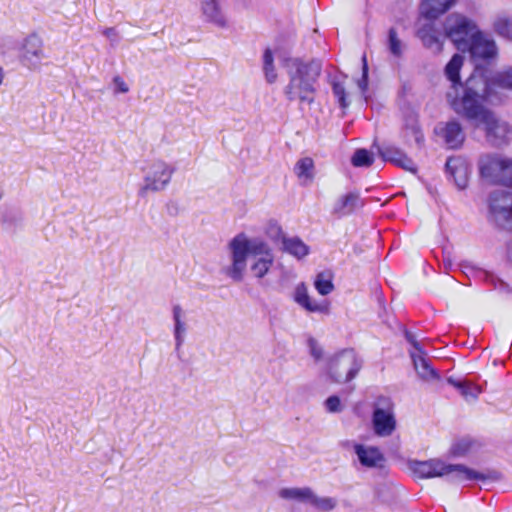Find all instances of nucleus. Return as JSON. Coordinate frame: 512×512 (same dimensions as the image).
Instances as JSON below:
<instances>
[{
  "label": "nucleus",
  "instance_id": "obj_1",
  "mask_svg": "<svg viewBox=\"0 0 512 512\" xmlns=\"http://www.w3.org/2000/svg\"><path fill=\"white\" fill-rule=\"evenodd\" d=\"M228 250L231 263L226 268V275L236 282L243 280L248 260L250 273L257 280L266 277L275 263L274 251L269 243L244 232L230 240Z\"/></svg>",
  "mask_w": 512,
  "mask_h": 512
},
{
  "label": "nucleus",
  "instance_id": "obj_2",
  "mask_svg": "<svg viewBox=\"0 0 512 512\" xmlns=\"http://www.w3.org/2000/svg\"><path fill=\"white\" fill-rule=\"evenodd\" d=\"M464 57L455 54L447 63L444 74L450 82L446 91V101L450 108L459 114L464 109L476 103L479 99L494 97V88L487 83V76L482 71H475L464 83L460 80V70Z\"/></svg>",
  "mask_w": 512,
  "mask_h": 512
},
{
  "label": "nucleus",
  "instance_id": "obj_3",
  "mask_svg": "<svg viewBox=\"0 0 512 512\" xmlns=\"http://www.w3.org/2000/svg\"><path fill=\"white\" fill-rule=\"evenodd\" d=\"M289 82L284 88V94L290 101L301 104L314 102L316 85L321 74V64L318 61H304L300 58H288L284 62Z\"/></svg>",
  "mask_w": 512,
  "mask_h": 512
},
{
  "label": "nucleus",
  "instance_id": "obj_4",
  "mask_svg": "<svg viewBox=\"0 0 512 512\" xmlns=\"http://www.w3.org/2000/svg\"><path fill=\"white\" fill-rule=\"evenodd\" d=\"M409 469L412 474L420 479L444 478L449 482L461 483L471 480L498 481L502 475L498 471L478 472L463 464L447 463L440 458L426 461H411Z\"/></svg>",
  "mask_w": 512,
  "mask_h": 512
},
{
  "label": "nucleus",
  "instance_id": "obj_5",
  "mask_svg": "<svg viewBox=\"0 0 512 512\" xmlns=\"http://www.w3.org/2000/svg\"><path fill=\"white\" fill-rule=\"evenodd\" d=\"M484 103L486 102L483 99H479L458 115L473 121L476 126H483L486 139L492 145L499 146L509 142L512 139V127L506 121L497 118Z\"/></svg>",
  "mask_w": 512,
  "mask_h": 512
},
{
  "label": "nucleus",
  "instance_id": "obj_6",
  "mask_svg": "<svg viewBox=\"0 0 512 512\" xmlns=\"http://www.w3.org/2000/svg\"><path fill=\"white\" fill-rule=\"evenodd\" d=\"M176 169L172 163L161 158L149 160L142 168L143 180L140 187L142 195L159 193L168 188Z\"/></svg>",
  "mask_w": 512,
  "mask_h": 512
},
{
  "label": "nucleus",
  "instance_id": "obj_7",
  "mask_svg": "<svg viewBox=\"0 0 512 512\" xmlns=\"http://www.w3.org/2000/svg\"><path fill=\"white\" fill-rule=\"evenodd\" d=\"M361 365L353 349H343L328 357L325 369L332 382L346 383L356 377Z\"/></svg>",
  "mask_w": 512,
  "mask_h": 512
},
{
  "label": "nucleus",
  "instance_id": "obj_8",
  "mask_svg": "<svg viewBox=\"0 0 512 512\" xmlns=\"http://www.w3.org/2000/svg\"><path fill=\"white\" fill-rule=\"evenodd\" d=\"M479 169L487 181L512 186V159L501 155H483L479 159Z\"/></svg>",
  "mask_w": 512,
  "mask_h": 512
},
{
  "label": "nucleus",
  "instance_id": "obj_9",
  "mask_svg": "<svg viewBox=\"0 0 512 512\" xmlns=\"http://www.w3.org/2000/svg\"><path fill=\"white\" fill-rule=\"evenodd\" d=\"M445 33L458 49H466L468 43L479 29L475 22L461 14H451L446 18Z\"/></svg>",
  "mask_w": 512,
  "mask_h": 512
},
{
  "label": "nucleus",
  "instance_id": "obj_10",
  "mask_svg": "<svg viewBox=\"0 0 512 512\" xmlns=\"http://www.w3.org/2000/svg\"><path fill=\"white\" fill-rule=\"evenodd\" d=\"M47 58L44 43L37 34H30L21 44L20 61L30 71H40L42 62Z\"/></svg>",
  "mask_w": 512,
  "mask_h": 512
},
{
  "label": "nucleus",
  "instance_id": "obj_11",
  "mask_svg": "<svg viewBox=\"0 0 512 512\" xmlns=\"http://www.w3.org/2000/svg\"><path fill=\"white\" fill-rule=\"evenodd\" d=\"M198 11L204 24L220 30H227L231 26L221 0H199Z\"/></svg>",
  "mask_w": 512,
  "mask_h": 512
},
{
  "label": "nucleus",
  "instance_id": "obj_12",
  "mask_svg": "<svg viewBox=\"0 0 512 512\" xmlns=\"http://www.w3.org/2000/svg\"><path fill=\"white\" fill-rule=\"evenodd\" d=\"M490 213L502 226H512V195L504 190L495 191L489 200Z\"/></svg>",
  "mask_w": 512,
  "mask_h": 512
},
{
  "label": "nucleus",
  "instance_id": "obj_13",
  "mask_svg": "<svg viewBox=\"0 0 512 512\" xmlns=\"http://www.w3.org/2000/svg\"><path fill=\"white\" fill-rule=\"evenodd\" d=\"M406 338L412 345L409 351L414 369L418 376L423 381H432L438 378L434 368L431 367L430 360L427 358L426 352L421 347L420 343L410 334L406 333Z\"/></svg>",
  "mask_w": 512,
  "mask_h": 512
},
{
  "label": "nucleus",
  "instance_id": "obj_14",
  "mask_svg": "<svg viewBox=\"0 0 512 512\" xmlns=\"http://www.w3.org/2000/svg\"><path fill=\"white\" fill-rule=\"evenodd\" d=\"M466 48H468L471 57L475 60L494 59L498 54L495 41L480 30L474 34V37L468 43Z\"/></svg>",
  "mask_w": 512,
  "mask_h": 512
},
{
  "label": "nucleus",
  "instance_id": "obj_15",
  "mask_svg": "<svg viewBox=\"0 0 512 512\" xmlns=\"http://www.w3.org/2000/svg\"><path fill=\"white\" fill-rule=\"evenodd\" d=\"M293 300L304 310L310 313H329L330 304L328 301H316L309 292L304 283H299L293 292Z\"/></svg>",
  "mask_w": 512,
  "mask_h": 512
},
{
  "label": "nucleus",
  "instance_id": "obj_16",
  "mask_svg": "<svg viewBox=\"0 0 512 512\" xmlns=\"http://www.w3.org/2000/svg\"><path fill=\"white\" fill-rule=\"evenodd\" d=\"M487 83L494 88L495 96L491 97V99H483V101L491 104L501 102V90L507 89L512 91V67L498 72L491 77L487 76Z\"/></svg>",
  "mask_w": 512,
  "mask_h": 512
},
{
  "label": "nucleus",
  "instance_id": "obj_17",
  "mask_svg": "<svg viewBox=\"0 0 512 512\" xmlns=\"http://www.w3.org/2000/svg\"><path fill=\"white\" fill-rule=\"evenodd\" d=\"M378 153L383 160L389 161L396 166L411 173L416 172V165L404 152L394 146L378 147Z\"/></svg>",
  "mask_w": 512,
  "mask_h": 512
},
{
  "label": "nucleus",
  "instance_id": "obj_18",
  "mask_svg": "<svg viewBox=\"0 0 512 512\" xmlns=\"http://www.w3.org/2000/svg\"><path fill=\"white\" fill-rule=\"evenodd\" d=\"M353 449L360 464L367 468L381 466L384 458L378 448L363 444L354 443Z\"/></svg>",
  "mask_w": 512,
  "mask_h": 512
},
{
  "label": "nucleus",
  "instance_id": "obj_19",
  "mask_svg": "<svg viewBox=\"0 0 512 512\" xmlns=\"http://www.w3.org/2000/svg\"><path fill=\"white\" fill-rule=\"evenodd\" d=\"M373 426L378 436H388L395 429L393 413L387 409L377 408L373 414Z\"/></svg>",
  "mask_w": 512,
  "mask_h": 512
},
{
  "label": "nucleus",
  "instance_id": "obj_20",
  "mask_svg": "<svg viewBox=\"0 0 512 512\" xmlns=\"http://www.w3.org/2000/svg\"><path fill=\"white\" fill-rule=\"evenodd\" d=\"M455 2L456 0H422L421 15L427 19H436L447 12Z\"/></svg>",
  "mask_w": 512,
  "mask_h": 512
},
{
  "label": "nucleus",
  "instance_id": "obj_21",
  "mask_svg": "<svg viewBox=\"0 0 512 512\" xmlns=\"http://www.w3.org/2000/svg\"><path fill=\"white\" fill-rule=\"evenodd\" d=\"M314 490L310 487H285L278 491V496L287 501L311 505Z\"/></svg>",
  "mask_w": 512,
  "mask_h": 512
},
{
  "label": "nucleus",
  "instance_id": "obj_22",
  "mask_svg": "<svg viewBox=\"0 0 512 512\" xmlns=\"http://www.w3.org/2000/svg\"><path fill=\"white\" fill-rule=\"evenodd\" d=\"M360 203L359 194L350 192L340 196L333 204L332 212L338 216L351 214Z\"/></svg>",
  "mask_w": 512,
  "mask_h": 512
},
{
  "label": "nucleus",
  "instance_id": "obj_23",
  "mask_svg": "<svg viewBox=\"0 0 512 512\" xmlns=\"http://www.w3.org/2000/svg\"><path fill=\"white\" fill-rule=\"evenodd\" d=\"M446 167L452 174L457 187L459 189H465L469 182V167L463 161L453 159L447 161Z\"/></svg>",
  "mask_w": 512,
  "mask_h": 512
},
{
  "label": "nucleus",
  "instance_id": "obj_24",
  "mask_svg": "<svg viewBox=\"0 0 512 512\" xmlns=\"http://www.w3.org/2000/svg\"><path fill=\"white\" fill-rule=\"evenodd\" d=\"M261 69L264 79L268 84H274L279 78L278 69L275 64V55L272 49L266 48L261 56Z\"/></svg>",
  "mask_w": 512,
  "mask_h": 512
},
{
  "label": "nucleus",
  "instance_id": "obj_25",
  "mask_svg": "<svg viewBox=\"0 0 512 512\" xmlns=\"http://www.w3.org/2000/svg\"><path fill=\"white\" fill-rule=\"evenodd\" d=\"M282 251L301 260L310 253V247L299 237L283 238Z\"/></svg>",
  "mask_w": 512,
  "mask_h": 512
},
{
  "label": "nucleus",
  "instance_id": "obj_26",
  "mask_svg": "<svg viewBox=\"0 0 512 512\" xmlns=\"http://www.w3.org/2000/svg\"><path fill=\"white\" fill-rule=\"evenodd\" d=\"M442 135L450 148H458L464 141L462 127L457 121H450L442 128Z\"/></svg>",
  "mask_w": 512,
  "mask_h": 512
},
{
  "label": "nucleus",
  "instance_id": "obj_27",
  "mask_svg": "<svg viewBox=\"0 0 512 512\" xmlns=\"http://www.w3.org/2000/svg\"><path fill=\"white\" fill-rule=\"evenodd\" d=\"M295 174L301 185H309L315 177L314 162L311 158L305 157L300 159L294 168Z\"/></svg>",
  "mask_w": 512,
  "mask_h": 512
},
{
  "label": "nucleus",
  "instance_id": "obj_28",
  "mask_svg": "<svg viewBox=\"0 0 512 512\" xmlns=\"http://www.w3.org/2000/svg\"><path fill=\"white\" fill-rule=\"evenodd\" d=\"M418 37L421 39L425 47L432 49L435 52L442 50V43L435 34L432 23H425L417 31Z\"/></svg>",
  "mask_w": 512,
  "mask_h": 512
},
{
  "label": "nucleus",
  "instance_id": "obj_29",
  "mask_svg": "<svg viewBox=\"0 0 512 512\" xmlns=\"http://www.w3.org/2000/svg\"><path fill=\"white\" fill-rule=\"evenodd\" d=\"M174 338L176 348H180L185 340L187 325L184 321V312L179 305L173 307Z\"/></svg>",
  "mask_w": 512,
  "mask_h": 512
},
{
  "label": "nucleus",
  "instance_id": "obj_30",
  "mask_svg": "<svg viewBox=\"0 0 512 512\" xmlns=\"http://www.w3.org/2000/svg\"><path fill=\"white\" fill-rule=\"evenodd\" d=\"M310 506L318 512H331L338 506V500L335 497L320 496L314 491Z\"/></svg>",
  "mask_w": 512,
  "mask_h": 512
},
{
  "label": "nucleus",
  "instance_id": "obj_31",
  "mask_svg": "<svg viewBox=\"0 0 512 512\" xmlns=\"http://www.w3.org/2000/svg\"><path fill=\"white\" fill-rule=\"evenodd\" d=\"M333 277L329 272H321L316 275L314 287L319 294L325 296L334 290Z\"/></svg>",
  "mask_w": 512,
  "mask_h": 512
},
{
  "label": "nucleus",
  "instance_id": "obj_32",
  "mask_svg": "<svg viewBox=\"0 0 512 512\" xmlns=\"http://www.w3.org/2000/svg\"><path fill=\"white\" fill-rule=\"evenodd\" d=\"M449 383L459 389L462 396L466 399H476L482 392V389L479 385L473 384L471 382H460L449 379Z\"/></svg>",
  "mask_w": 512,
  "mask_h": 512
},
{
  "label": "nucleus",
  "instance_id": "obj_33",
  "mask_svg": "<svg viewBox=\"0 0 512 512\" xmlns=\"http://www.w3.org/2000/svg\"><path fill=\"white\" fill-rule=\"evenodd\" d=\"M388 49L395 57H400L404 51V44L394 28H391L388 32Z\"/></svg>",
  "mask_w": 512,
  "mask_h": 512
},
{
  "label": "nucleus",
  "instance_id": "obj_34",
  "mask_svg": "<svg viewBox=\"0 0 512 512\" xmlns=\"http://www.w3.org/2000/svg\"><path fill=\"white\" fill-rule=\"evenodd\" d=\"M264 234L273 241L282 240L286 238L280 224L276 220H269L263 227Z\"/></svg>",
  "mask_w": 512,
  "mask_h": 512
},
{
  "label": "nucleus",
  "instance_id": "obj_35",
  "mask_svg": "<svg viewBox=\"0 0 512 512\" xmlns=\"http://www.w3.org/2000/svg\"><path fill=\"white\" fill-rule=\"evenodd\" d=\"M351 162L355 167H368L374 162V157L368 150L358 149L352 156Z\"/></svg>",
  "mask_w": 512,
  "mask_h": 512
},
{
  "label": "nucleus",
  "instance_id": "obj_36",
  "mask_svg": "<svg viewBox=\"0 0 512 512\" xmlns=\"http://www.w3.org/2000/svg\"><path fill=\"white\" fill-rule=\"evenodd\" d=\"M493 26L495 31L502 36L508 37L512 33V23L505 16L497 17Z\"/></svg>",
  "mask_w": 512,
  "mask_h": 512
},
{
  "label": "nucleus",
  "instance_id": "obj_37",
  "mask_svg": "<svg viewBox=\"0 0 512 512\" xmlns=\"http://www.w3.org/2000/svg\"><path fill=\"white\" fill-rule=\"evenodd\" d=\"M473 446V442L469 439H462L455 443L452 447V453L455 456H464L467 454Z\"/></svg>",
  "mask_w": 512,
  "mask_h": 512
},
{
  "label": "nucleus",
  "instance_id": "obj_38",
  "mask_svg": "<svg viewBox=\"0 0 512 512\" xmlns=\"http://www.w3.org/2000/svg\"><path fill=\"white\" fill-rule=\"evenodd\" d=\"M333 93L335 97L338 99V102L342 108H346L349 105V101L346 98L345 87L340 82H334L332 85Z\"/></svg>",
  "mask_w": 512,
  "mask_h": 512
},
{
  "label": "nucleus",
  "instance_id": "obj_39",
  "mask_svg": "<svg viewBox=\"0 0 512 512\" xmlns=\"http://www.w3.org/2000/svg\"><path fill=\"white\" fill-rule=\"evenodd\" d=\"M308 347L311 357L319 362L324 358V350L323 347L318 343L314 338H310L308 340Z\"/></svg>",
  "mask_w": 512,
  "mask_h": 512
},
{
  "label": "nucleus",
  "instance_id": "obj_40",
  "mask_svg": "<svg viewBox=\"0 0 512 512\" xmlns=\"http://www.w3.org/2000/svg\"><path fill=\"white\" fill-rule=\"evenodd\" d=\"M362 77L357 81L358 88L361 93H365L368 87V64L366 56L362 57Z\"/></svg>",
  "mask_w": 512,
  "mask_h": 512
},
{
  "label": "nucleus",
  "instance_id": "obj_41",
  "mask_svg": "<svg viewBox=\"0 0 512 512\" xmlns=\"http://www.w3.org/2000/svg\"><path fill=\"white\" fill-rule=\"evenodd\" d=\"M325 407L330 413H337L342 411L343 406L338 396H330L325 401Z\"/></svg>",
  "mask_w": 512,
  "mask_h": 512
},
{
  "label": "nucleus",
  "instance_id": "obj_42",
  "mask_svg": "<svg viewBox=\"0 0 512 512\" xmlns=\"http://www.w3.org/2000/svg\"><path fill=\"white\" fill-rule=\"evenodd\" d=\"M115 93L125 94L129 92V86L120 76H115L112 80Z\"/></svg>",
  "mask_w": 512,
  "mask_h": 512
},
{
  "label": "nucleus",
  "instance_id": "obj_43",
  "mask_svg": "<svg viewBox=\"0 0 512 512\" xmlns=\"http://www.w3.org/2000/svg\"><path fill=\"white\" fill-rule=\"evenodd\" d=\"M104 36L107 38H117L118 34L114 28H107L103 32Z\"/></svg>",
  "mask_w": 512,
  "mask_h": 512
},
{
  "label": "nucleus",
  "instance_id": "obj_44",
  "mask_svg": "<svg viewBox=\"0 0 512 512\" xmlns=\"http://www.w3.org/2000/svg\"><path fill=\"white\" fill-rule=\"evenodd\" d=\"M413 132L415 134V140L417 142H421L423 140V135L418 129H413Z\"/></svg>",
  "mask_w": 512,
  "mask_h": 512
},
{
  "label": "nucleus",
  "instance_id": "obj_45",
  "mask_svg": "<svg viewBox=\"0 0 512 512\" xmlns=\"http://www.w3.org/2000/svg\"><path fill=\"white\" fill-rule=\"evenodd\" d=\"M5 80V71L4 68L0 65V87L3 85Z\"/></svg>",
  "mask_w": 512,
  "mask_h": 512
},
{
  "label": "nucleus",
  "instance_id": "obj_46",
  "mask_svg": "<svg viewBox=\"0 0 512 512\" xmlns=\"http://www.w3.org/2000/svg\"><path fill=\"white\" fill-rule=\"evenodd\" d=\"M5 196V191H4V188L2 185H0V201H2V199L4 198Z\"/></svg>",
  "mask_w": 512,
  "mask_h": 512
}]
</instances>
